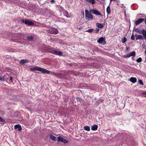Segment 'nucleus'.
<instances>
[{"label": "nucleus", "instance_id": "f257e3e1", "mask_svg": "<svg viewBox=\"0 0 146 146\" xmlns=\"http://www.w3.org/2000/svg\"><path fill=\"white\" fill-rule=\"evenodd\" d=\"M30 70L32 71L38 70L41 72L43 73L48 74H50L53 75H56V73L55 72H50L43 68L37 66L31 68H30Z\"/></svg>", "mask_w": 146, "mask_h": 146}, {"label": "nucleus", "instance_id": "f03ea898", "mask_svg": "<svg viewBox=\"0 0 146 146\" xmlns=\"http://www.w3.org/2000/svg\"><path fill=\"white\" fill-rule=\"evenodd\" d=\"M85 12V19L87 20H90V19H93V16L91 13H90L88 10H86Z\"/></svg>", "mask_w": 146, "mask_h": 146}, {"label": "nucleus", "instance_id": "7ed1b4c3", "mask_svg": "<svg viewBox=\"0 0 146 146\" xmlns=\"http://www.w3.org/2000/svg\"><path fill=\"white\" fill-rule=\"evenodd\" d=\"M47 32L51 34H56L58 33V30L54 28H52L51 30H47Z\"/></svg>", "mask_w": 146, "mask_h": 146}, {"label": "nucleus", "instance_id": "20e7f679", "mask_svg": "<svg viewBox=\"0 0 146 146\" xmlns=\"http://www.w3.org/2000/svg\"><path fill=\"white\" fill-rule=\"evenodd\" d=\"M58 141L62 142L64 143H67L68 142V141L65 139L63 138L62 137L59 136L58 137Z\"/></svg>", "mask_w": 146, "mask_h": 146}, {"label": "nucleus", "instance_id": "39448f33", "mask_svg": "<svg viewBox=\"0 0 146 146\" xmlns=\"http://www.w3.org/2000/svg\"><path fill=\"white\" fill-rule=\"evenodd\" d=\"M21 21L23 23L28 25H32L34 24V23L33 22L26 20H25L24 19L22 20Z\"/></svg>", "mask_w": 146, "mask_h": 146}, {"label": "nucleus", "instance_id": "423d86ee", "mask_svg": "<svg viewBox=\"0 0 146 146\" xmlns=\"http://www.w3.org/2000/svg\"><path fill=\"white\" fill-rule=\"evenodd\" d=\"M144 20V19L143 18H140L137 20L135 22V24L137 26L140 24V23Z\"/></svg>", "mask_w": 146, "mask_h": 146}, {"label": "nucleus", "instance_id": "0eeeda50", "mask_svg": "<svg viewBox=\"0 0 146 146\" xmlns=\"http://www.w3.org/2000/svg\"><path fill=\"white\" fill-rule=\"evenodd\" d=\"M92 12L95 15H101V14L100 12L96 9H93L92 10Z\"/></svg>", "mask_w": 146, "mask_h": 146}, {"label": "nucleus", "instance_id": "6e6552de", "mask_svg": "<svg viewBox=\"0 0 146 146\" xmlns=\"http://www.w3.org/2000/svg\"><path fill=\"white\" fill-rule=\"evenodd\" d=\"M14 129H18L19 131H21L22 129L21 126L19 124L15 125L14 126Z\"/></svg>", "mask_w": 146, "mask_h": 146}, {"label": "nucleus", "instance_id": "1a4fd4ad", "mask_svg": "<svg viewBox=\"0 0 146 146\" xmlns=\"http://www.w3.org/2000/svg\"><path fill=\"white\" fill-rule=\"evenodd\" d=\"M135 36L136 37V40L138 39H145L144 36L141 35H135Z\"/></svg>", "mask_w": 146, "mask_h": 146}, {"label": "nucleus", "instance_id": "9d476101", "mask_svg": "<svg viewBox=\"0 0 146 146\" xmlns=\"http://www.w3.org/2000/svg\"><path fill=\"white\" fill-rule=\"evenodd\" d=\"M135 55V51H133L130 52L127 54L128 57H129L131 56H134Z\"/></svg>", "mask_w": 146, "mask_h": 146}, {"label": "nucleus", "instance_id": "9b49d317", "mask_svg": "<svg viewBox=\"0 0 146 146\" xmlns=\"http://www.w3.org/2000/svg\"><path fill=\"white\" fill-rule=\"evenodd\" d=\"M105 38L103 37H101L98 40L97 42H98L101 43L103 44V42L104 41Z\"/></svg>", "mask_w": 146, "mask_h": 146}, {"label": "nucleus", "instance_id": "f8f14e48", "mask_svg": "<svg viewBox=\"0 0 146 146\" xmlns=\"http://www.w3.org/2000/svg\"><path fill=\"white\" fill-rule=\"evenodd\" d=\"M54 52V54L59 56H61L63 54V53L61 51H60L55 50V52Z\"/></svg>", "mask_w": 146, "mask_h": 146}, {"label": "nucleus", "instance_id": "ddd939ff", "mask_svg": "<svg viewBox=\"0 0 146 146\" xmlns=\"http://www.w3.org/2000/svg\"><path fill=\"white\" fill-rule=\"evenodd\" d=\"M97 26L99 28H102L104 25V24H101L99 23H96Z\"/></svg>", "mask_w": 146, "mask_h": 146}, {"label": "nucleus", "instance_id": "4468645a", "mask_svg": "<svg viewBox=\"0 0 146 146\" xmlns=\"http://www.w3.org/2000/svg\"><path fill=\"white\" fill-rule=\"evenodd\" d=\"M130 81L133 83H134L136 82L137 79L135 78L131 77L130 78Z\"/></svg>", "mask_w": 146, "mask_h": 146}, {"label": "nucleus", "instance_id": "2eb2a0df", "mask_svg": "<svg viewBox=\"0 0 146 146\" xmlns=\"http://www.w3.org/2000/svg\"><path fill=\"white\" fill-rule=\"evenodd\" d=\"M28 62V61L27 60L23 59L21 60L20 62L21 64L23 65L24 64Z\"/></svg>", "mask_w": 146, "mask_h": 146}, {"label": "nucleus", "instance_id": "dca6fc26", "mask_svg": "<svg viewBox=\"0 0 146 146\" xmlns=\"http://www.w3.org/2000/svg\"><path fill=\"white\" fill-rule=\"evenodd\" d=\"M49 136L50 139H52L53 141H56V137L52 135H50Z\"/></svg>", "mask_w": 146, "mask_h": 146}, {"label": "nucleus", "instance_id": "f3484780", "mask_svg": "<svg viewBox=\"0 0 146 146\" xmlns=\"http://www.w3.org/2000/svg\"><path fill=\"white\" fill-rule=\"evenodd\" d=\"M98 126L96 125H94L92 127V130L93 131H96L97 129Z\"/></svg>", "mask_w": 146, "mask_h": 146}, {"label": "nucleus", "instance_id": "a211bd4d", "mask_svg": "<svg viewBox=\"0 0 146 146\" xmlns=\"http://www.w3.org/2000/svg\"><path fill=\"white\" fill-rule=\"evenodd\" d=\"M141 34H143V35L144 36V38L145 39H146V31L144 30L143 29L142 31V33Z\"/></svg>", "mask_w": 146, "mask_h": 146}, {"label": "nucleus", "instance_id": "6ab92c4d", "mask_svg": "<svg viewBox=\"0 0 146 146\" xmlns=\"http://www.w3.org/2000/svg\"><path fill=\"white\" fill-rule=\"evenodd\" d=\"M143 30L141 29H139L138 28L135 29V31L137 32L138 33H139L141 34L142 33V31Z\"/></svg>", "mask_w": 146, "mask_h": 146}, {"label": "nucleus", "instance_id": "aec40b11", "mask_svg": "<svg viewBox=\"0 0 146 146\" xmlns=\"http://www.w3.org/2000/svg\"><path fill=\"white\" fill-rule=\"evenodd\" d=\"M86 1L92 4H94L95 3V0H86Z\"/></svg>", "mask_w": 146, "mask_h": 146}, {"label": "nucleus", "instance_id": "412c9836", "mask_svg": "<svg viewBox=\"0 0 146 146\" xmlns=\"http://www.w3.org/2000/svg\"><path fill=\"white\" fill-rule=\"evenodd\" d=\"M106 11L107 13L108 14H110L111 13V10L110 9V5H109L107 8Z\"/></svg>", "mask_w": 146, "mask_h": 146}, {"label": "nucleus", "instance_id": "4be33fe9", "mask_svg": "<svg viewBox=\"0 0 146 146\" xmlns=\"http://www.w3.org/2000/svg\"><path fill=\"white\" fill-rule=\"evenodd\" d=\"M27 39L28 40H29V41H31L33 40V38L32 36H27Z\"/></svg>", "mask_w": 146, "mask_h": 146}, {"label": "nucleus", "instance_id": "5701e85b", "mask_svg": "<svg viewBox=\"0 0 146 146\" xmlns=\"http://www.w3.org/2000/svg\"><path fill=\"white\" fill-rule=\"evenodd\" d=\"M84 129L85 130L88 131H89L90 130V127L88 126H84Z\"/></svg>", "mask_w": 146, "mask_h": 146}, {"label": "nucleus", "instance_id": "b1692460", "mask_svg": "<svg viewBox=\"0 0 146 146\" xmlns=\"http://www.w3.org/2000/svg\"><path fill=\"white\" fill-rule=\"evenodd\" d=\"M55 50L53 49H52V48H51V49H50L49 50V52L51 53H53L54 54V52H55Z\"/></svg>", "mask_w": 146, "mask_h": 146}, {"label": "nucleus", "instance_id": "393cba45", "mask_svg": "<svg viewBox=\"0 0 146 146\" xmlns=\"http://www.w3.org/2000/svg\"><path fill=\"white\" fill-rule=\"evenodd\" d=\"M127 40V39L125 37L122 38V41L123 43H125Z\"/></svg>", "mask_w": 146, "mask_h": 146}, {"label": "nucleus", "instance_id": "a878e982", "mask_svg": "<svg viewBox=\"0 0 146 146\" xmlns=\"http://www.w3.org/2000/svg\"><path fill=\"white\" fill-rule=\"evenodd\" d=\"M141 61L142 58L141 57L138 58L136 60V61L138 62H140Z\"/></svg>", "mask_w": 146, "mask_h": 146}, {"label": "nucleus", "instance_id": "bb28decb", "mask_svg": "<svg viewBox=\"0 0 146 146\" xmlns=\"http://www.w3.org/2000/svg\"><path fill=\"white\" fill-rule=\"evenodd\" d=\"M135 36H134L133 33L131 37V39L132 40H135Z\"/></svg>", "mask_w": 146, "mask_h": 146}, {"label": "nucleus", "instance_id": "cd10ccee", "mask_svg": "<svg viewBox=\"0 0 146 146\" xmlns=\"http://www.w3.org/2000/svg\"><path fill=\"white\" fill-rule=\"evenodd\" d=\"M93 29H90L86 31L87 32H88L89 33H91L93 31Z\"/></svg>", "mask_w": 146, "mask_h": 146}, {"label": "nucleus", "instance_id": "c85d7f7f", "mask_svg": "<svg viewBox=\"0 0 146 146\" xmlns=\"http://www.w3.org/2000/svg\"><path fill=\"white\" fill-rule=\"evenodd\" d=\"M104 100L102 99L98 101V102H99V104H100L103 102Z\"/></svg>", "mask_w": 146, "mask_h": 146}, {"label": "nucleus", "instance_id": "c756f323", "mask_svg": "<svg viewBox=\"0 0 146 146\" xmlns=\"http://www.w3.org/2000/svg\"><path fill=\"white\" fill-rule=\"evenodd\" d=\"M139 83L143 85V81L141 80H139Z\"/></svg>", "mask_w": 146, "mask_h": 146}, {"label": "nucleus", "instance_id": "7c9ffc66", "mask_svg": "<svg viewBox=\"0 0 146 146\" xmlns=\"http://www.w3.org/2000/svg\"><path fill=\"white\" fill-rule=\"evenodd\" d=\"M5 120L3 119L1 117H0V122H4L5 121Z\"/></svg>", "mask_w": 146, "mask_h": 146}, {"label": "nucleus", "instance_id": "2f4dec72", "mask_svg": "<svg viewBox=\"0 0 146 146\" xmlns=\"http://www.w3.org/2000/svg\"><path fill=\"white\" fill-rule=\"evenodd\" d=\"M13 78L12 77H9V80H10L11 81V82H13Z\"/></svg>", "mask_w": 146, "mask_h": 146}, {"label": "nucleus", "instance_id": "473e14b6", "mask_svg": "<svg viewBox=\"0 0 146 146\" xmlns=\"http://www.w3.org/2000/svg\"><path fill=\"white\" fill-rule=\"evenodd\" d=\"M0 80L1 81H3L4 80V79L2 77L0 76Z\"/></svg>", "mask_w": 146, "mask_h": 146}, {"label": "nucleus", "instance_id": "72a5a7b5", "mask_svg": "<svg viewBox=\"0 0 146 146\" xmlns=\"http://www.w3.org/2000/svg\"><path fill=\"white\" fill-rule=\"evenodd\" d=\"M55 2V1L54 0H51L50 1V2L52 3H54Z\"/></svg>", "mask_w": 146, "mask_h": 146}, {"label": "nucleus", "instance_id": "f704fd0d", "mask_svg": "<svg viewBox=\"0 0 146 146\" xmlns=\"http://www.w3.org/2000/svg\"><path fill=\"white\" fill-rule=\"evenodd\" d=\"M142 94L144 95H146V92H144L142 93Z\"/></svg>", "mask_w": 146, "mask_h": 146}, {"label": "nucleus", "instance_id": "c9c22d12", "mask_svg": "<svg viewBox=\"0 0 146 146\" xmlns=\"http://www.w3.org/2000/svg\"><path fill=\"white\" fill-rule=\"evenodd\" d=\"M124 57L125 58L128 57V56H127V54L125 55L124 56Z\"/></svg>", "mask_w": 146, "mask_h": 146}, {"label": "nucleus", "instance_id": "e433bc0d", "mask_svg": "<svg viewBox=\"0 0 146 146\" xmlns=\"http://www.w3.org/2000/svg\"><path fill=\"white\" fill-rule=\"evenodd\" d=\"M99 31V29H97V30H96V33H97V32H98Z\"/></svg>", "mask_w": 146, "mask_h": 146}, {"label": "nucleus", "instance_id": "4c0bfd02", "mask_svg": "<svg viewBox=\"0 0 146 146\" xmlns=\"http://www.w3.org/2000/svg\"><path fill=\"white\" fill-rule=\"evenodd\" d=\"M116 0H110V2H111V1H115Z\"/></svg>", "mask_w": 146, "mask_h": 146}, {"label": "nucleus", "instance_id": "58836bf2", "mask_svg": "<svg viewBox=\"0 0 146 146\" xmlns=\"http://www.w3.org/2000/svg\"><path fill=\"white\" fill-rule=\"evenodd\" d=\"M145 54H146V48L145 49Z\"/></svg>", "mask_w": 146, "mask_h": 146}, {"label": "nucleus", "instance_id": "ea45409f", "mask_svg": "<svg viewBox=\"0 0 146 146\" xmlns=\"http://www.w3.org/2000/svg\"><path fill=\"white\" fill-rule=\"evenodd\" d=\"M126 48L127 49V50H128V49H129V47H126Z\"/></svg>", "mask_w": 146, "mask_h": 146}, {"label": "nucleus", "instance_id": "a19ab883", "mask_svg": "<svg viewBox=\"0 0 146 146\" xmlns=\"http://www.w3.org/2000/svg\"><path fill=\"white\" fill-rule=\"evenodd\" d=\"M145 24H146V19H145Z\"/></svg>", "mask_w": 146, "mask_h": 146}, {"label": "nucleus", "instance_id": "79ce46f5", "mask_svg": "<svg viewBox=\"0 0 146 146\" xmlns=\"http://www.w3.org/2000/svg\"><path fill=\"white\" fill-rule=\"evenodd\" d=\"M117 3H119L120 2V1H117Z\"/></svg>", "mask_w": 146, "mask_h": 146}, {"label": "nucleus", "instance_id": "37998d69", "mask_svg": "<svg viewBox=\"0 0 146 146\" xmlns=\"http://www.w3.org/2000/svg\"><path fill=\"white\" fill-rule=\"evenodd\" d=\"M132 60H134L133 59V57H132Z\"/></svg>", "mask_w": 146, "mask_h": 146}, {"label": "nucleus", "instance_id": "c03bdc74", "mask_svg": "<svg viewBox=\"0 0 146 146\" xmlns=\"http://www.w3.org/2000/svg\"><path fill=\"white\" fill-rule=\"evenodd\" d=\"M132 60H134L133 59V57H132Z\"/></svg>", "mask_w": 146, "mask_h": 146}, {"label": "nucleus", "instance_id": "a18cd8bd", "mask_svg": "<svg viewBox=\"0 0 146 146\" xmlns=\"http://www.w3.org/2000/svg\"><path fill=\"white\" fill-rule=\"evenodd\" d=\"M117 5H119V3H117Z\"/></svg>", "mask_w": 146, "mask_h": 146}, {"label": "nucleus", "instance_id": "49530a36", "mask_svg": "<svg viewBox=\"0 0 146 146\" xmlns=\"http://www.w3.org/2000/svg\"><path fill=\"white\" fill-rule=\"evenodd\" d=\"M67 17H68V16H67Z\"/></svg>", "mask_w": 146, "mask_h": 146}, {"label": "nucleus", "instance_id": "de8ad7c7", "mask_svg": "<svg viewBox=\"0 0 146 146\" xmlns=\"http://www.w3.org/2000/svg\"><path fill=\"white\" fill-rule=\"evenodd\" d=\"M122 6H123V4H122Z\"/></svg>", "mask_w": 146, "mask_h": 146}]
</instances>
